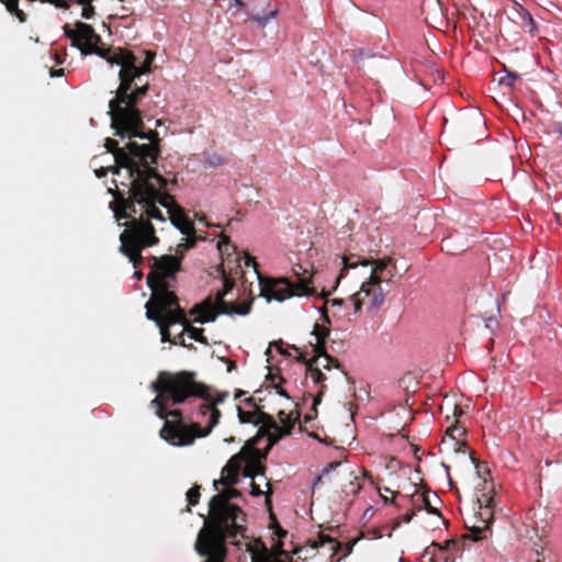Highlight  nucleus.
I'll return each mask as SVG.
<instances>
[{"label": "nucleus", "mask_w": 562, "mask_h": 562, "mask_svg": "<svg viewBox=\"0 0 562 562\" xmlns=\"http://www.w3.org/2000/svg\"><path fill=\"white\" fill-rule=\"evenodd\" d=\"M385 293L375 279L363 282L359 291L350 296L353 308L352 315H359L363 307L368 313L378 311L383 305Z\"/></svg>", "instance_id": "obj_11"}, {"label": "nucleus", "mask_w": 562, "mask_h": 562, "mask_svg": "<svg viewBox=\"0 0 562 562\" xmlns=\"http://www.w3.org/2000/svg\"><path fill=\"white\" fill-rule=\"evenodd\" d=\"M520 78L517 72L507 71L504 77L499 78V85L513 88L515 82Z\"/></svg>", "instance_id": "obj_31"}, {"label": "nucleus", "mask_w": 562, "mask_h": 562, "mask_svg": "<svg viewBox=\"0 0 562 562\" xmlns=\"http://www.w3.org/2000/svg\"><path fill=\"white\" fill-rule=\"evenodd\" d=\"M278 418L282 426H279L277 424V427L272 428V430H270V434L267 435L268 450H270L276 443H278L281 438L290 435L294 427V420H292L290 415L286 414L284 411H280L278 413Z\"/></svg>", "instance_id": "obj_19"}, {"label": "nucleus", "mask_w": 562, "mask_h": 562, "mask_svg": "<svg viewBox=\"0 0 562 562\" xmlns=\"http://www.w3.org/2000/svg\"><path fill=\"white\" fill-rule=\"evenodd\" d=\"M274 533L279 539L271 549H268L261 541L258 542V548L250 549L252 562H294L291 553L283 548L282 538L288 535V531L282 529L277 521L274 525Z\"/></svg>", "instance_id": "obj_12"}, {"label": "nucleus", "mask_w": 562, "mask_h": 562, "mask_svg": "<svg viewBox=\"0 0 562 562\" xmlns=\"http://www.w3.org/2000/svg\"><path fill=\"white\" fill-rule=\"evenodd\" d=\"M123 167H117L116 164L112 167H101L99 169L95 170V176L98 178H103L108 175L109 171L113 172L114 175H120V169H122Z\"/></svg>", "instance_id": "obj_37"}, {"label": "nucleus", "mask_w": 562, "mask_h": 562, "mask_svg": "<svg viewBox=\"0 0 562 562\" xmlns=\"http://www.w3.org/2000/svg\"><path fill=\"white\" fill-rule=\"evenodd\" d=\"M196 236H187L183 243H180L177 247L176 255H162L160 257L151 256L150 272L147 274L146 281L149 286V277L154 276L155 286L157 284H164L167 289H172L170 281L176 280L177 273L181 270V262L184 252L195 246Z\"/></svg>", "instance_id": "obj_8"}, {"label": "nucleus", "mask_w": 562, "mask_h": 562, "mask_svg": "<svg viewBox=\"0 0 562 562\" xmlns=\"http://www.w3.org/2000/svg\"><path fill=\"white\" fill-rule=\"evenodd\" d=\"M244 265L254 268L260 281V295L268 301L283 302L293 296H310L315 293V289L311 286V282L306 278H302L300 282H292L286 278H261L256 259L249 255H245Z\"/></svg>", "instance_id": "obj_7"}, {"label": "nucleus", "mask_w": 562, "mask_h": 562, "mask_svg": "<svg viewBox=\"0 0 562 562\" xmlns=\"http://www.w3.org/2000/svg\"><path fill=\"white\" fill-rule=\"evenodd\" d=\"M259 402H261V400H257L256 397L254 396H249L247 398L244 400V404L250 408V411H257V409H261L260 408V405H259Z\"/></svg>", "instance_id": "obj_38"}, {"label": "nucleus", "mask_w": 562, "mask_h": 562, "mask_svg": "<svg viewBox=\"0 0 562 562\" xmlns=\"http://www.w3.org/2000/svg\"><path fill=\"white\" fill-rule=\"evenodd\" d=\"M292 270H293V273L297 277V281L296 282H300V280L302 278H306L312 283V276L310 274L307 269H304L301 265H296V266L293 267Z\"/></svg>", "instance_id": "obj_36"}, {"label": "nucleus", "mask_w": 562, "mask_h": 562, "mask_svg": "<svg viewBox=\"0 0 562 562\" xmlns=\"http://www.w3.org/2000/svg\"><path fill=\"white\" fill-rule=\"evenodd\" d=\"M268 452V446L262 451L257 448V445L246 442L240 452H238V454H243L244 476L254 479L256 475L262 474L265 471L262 460L267 458Z\"/></svg>", "instance_id": "obj_15"}, {"label": "nucleus", "mask_w": 562, "mask_h": 562, "mask_svg": "<svg viewBox=\"0 0 562 562\" xmlns=\"http://www.w3.org/2000/svg\"><path fill=\"white\" fill-rule=\"evenodd\" d=\"M240 8H244L246 13L261 26L278 14V9L272 8V0H245Z\"/></svg>", "instance_id": "obj_17"}, {"label": "nucleus", "mask_w": 562, "mask_h": 562, "mask_svg": "<svg viewBox=\"0 0 562 562\" xmlns=\"http://www.w3.org/2000/svg\"><path fill=\"white\" fill-rule=\"evenodd\" d=\"M70 1L82 5L81 16L83 19L90 20L94 16L95 11H94V7L92 5L93 0H70Z\"/></svg>", "instance_id": "obj_27"}, {"label": "nucleus", "mask_w": 562, "mask_h": 562, "mask_svg": "<svg viewBox=\"0 0 562 562\" xmlns=\"http://www.w3.org/2000/svg\"><path fill=\"white\" fill-rule=\"evenodd\" d=\"M292 349H294L295 351H299V348L295 346H292Z\"/></svg>", "instance_id": "obj_55"}, {"label": "nucleus", "mask_w": 562, "mask_h": 562, "mask_svg": "<svg viewBox=\"0 0 562 562\" xmlns=\"http://www.w3.org/2000/svg\"><path fill=\"white\" fill-rule=\"evenodd\" d=\"M168 180L160 175V181H148L139 189V195H125L116 187L109 189L114 200L110 203L117 221L124 218L125 229L120 235V251L137 268L144 258L142 250L159 244L153 221L166 223L167 217L157 204L167 209L168 218L183 235L195 234L193 223L175 196L166 191Z\"/></svg>", "instance_id": "obj_2"}, {"label": "nucleus", "mask_w": 562, "mask_h": 562, "mask_svg": "<svg viewBox=\"0 0 562 562\" xmlns=\"http://www.w3.org/2000/svg\"><path fill=\"white\" fill-rule=\"evenodd\" d=\"M383 499H384V503H392V504L394 503L393 498L390 499V497H386V496H384Z\"/></svg>", "instance_id": "obj_51"}, {"label": "nucleus", "mask_w": 562, "mask_h": 562, "mask_svg": "<svg viewBox=\"0 0 562 562\" xmlns=\"http://www.w3.org/2000/svg\"><path fill=\"white\" fill-rule=\"evenodd\" d=\"M142 265H143V262L137 268L133 265V267L136 269V271L134 272V277L137 280H140L143 278V272L139 270Z\"/></svg>", "instance_id": "obj_46"}, {"label": "nucleus", "mask_w": 562, "mask_h": 562, "mask_svg": "<svg viewBox=\"0 0 562 562\" xmlns=\"http://www.w3.org/2000/svg\"><path fill=\"white\" fill-rule=\"evenodd\" d=\"M472 462L475 464V468L477 469V472L480 473V462L471 454L470 456Z\"/></svg>", "instance_id": "obj_49"}, {"label": "nucleus", "mask_w": 562, "mask_h": 562, "mask_svg": "<svg viewBox=\"0 0 562 562\" xmlns=\"http://www.w3.org/2000/svg\"><path fill=\"white\" fill-rule=\"evenodd\" d=\"M330 293H331V291L324 292L323 296L325 299V305L323 307H321V310H319L324 322L328 323V324L330 323V319L328 316V307H330L333 310L334 316H341L342 314L344 315L346 314L347 310L350 306H352L350 303V297L348 300H342V299L329 300L328 295H330Z\"/></svg>", "instance_id": "obj_20"}, {"label": "nucleus", "mask_w": 562, "mask_h": 562, "mask_svg": "<svg viewBox=\"0 0 562 562\" xmlns=\"http://www.w3.org/2000/svg\"><path fill=\"white\" fill-rule=\"evenodd\" d=\"M314 357H317V360L321 357L324 358L325 363H322V367L325 370H330L331 368H337V369L340 368V362L338 361V359H336V358L331 357L330 355H328L326 350H325V355L317 356V353H315Z\"/></svg>", "instance_id": "obj_29"}, {"label": "nucleus", "mask_w": 562, "mask_h": 562, "mask_svg": "<svg viewBox=\"0 0 562 562\" xmlns=\"http://www.w3.org/2000/svg\"><path fill=\"white\" fill-rule=\"evenodd\" d=\"M537 562H543V561L538 560Z\"/></svg>", "instance_id": "obj_56"}, {"label": "nucleus", "mask_w": 562, "mask_h": 562, "mask_svg": "<svg viewBox=\"0 0 562 562\" xmlns=\"http://www.w3.org/2000/svg\"><path fill=\"white\" fill-rule=\"evenodd\" d=\"M217 249L222 256V263L220 266L221 274L232 277H239L244 274L240 254L237 247L231 243L226 235H222L217 241Z\"/></svg>", "instance_id": "obj_14"}, {"label": "nucleus", "mask_w": 562, "mask_h": 562, "mask_svg": "<svg viewBox=\"0 0 562 562\" xmlns=\"http://www.w3.org/2000/svg\"><path fill=\"white\" fill-rule=\"evenodd\" d=\"M149 289L151 296L145 304L146 317L159 327L162 342L170 340V327L180 324L190 338L202 345H210L204 336V329L190 324L184 310L179 305V299L173 289H167L161 283L155 286L154 276L149 277Z\"/></svg>", "instance_id": "obj_5"}, {"label": "nucleus", "mask_w": 562, "mask_h": 562, "mask_svg": "<svg viewBox=\"0 0 562 562\" xmlns=\"http://www.w3.org/2000/svg\"><path fill=\"white\" fill-rule=\"evenodd\" d=\"M223 278V289L221 290L225 295H227L233 288L235 286V278L227 274H222Z\"/></svg>", "instance_id": "obj_33"}, {"label": "nucleus", "mask_w": 562, "mask_h": 562, "mask_svg": "<svg viewBox=\"0 0 562 562\" xmlns=\"http://www.w3.org/2000/svg\"><path fill=\"white\" fill-rule=\"evenodd\" d=\"M222 417V413L214 403L203 401L196 412L198 423L190 425L166 422L160 429V437L173 446H189L195 438H203L211 434Z\"/></svg>", "instance_id": "obj_6"}, {"label": "nucleus", "mask_w": 562, "mask_h": 562, "mask_svg": "<svg viewBox=\"0 0 562 562\" xmlns=\"http://www.w3.org/2000/svg\"><path fill=\"white\" fill-rule=\"evenodd\" d=\"M462 415H463V409L460 406L454 405L453 406V413H452L453 423L459 424V418Z\"/></svg>", "instance_id": "obj_42"}, {"label": "nucleus", "mask_w": 562, "mask_h": 562, "mask_svg": "<svg viewBox=\"0 0 562 562\" xmlns=\"http://www.w3.org/2000/svg\"><path fill=\"white\" fill-rule=\"evenodd\" d=\"M384 491L385 493H393V491H391L389 487H385Z\"/></svg>", "instance_id": "obj_54"}, {"label": "nucleus", "mask_w": 562, "mask_h": 562, "mask_svg": "<svg viewBox=\"0 0 562 562\" xmlns=\"http://www.w3.org/2000/svg\"><path fill=\"white\" fill-rule=\"evenodd\" d=\"M341 265H342V268L340 269L339 274L336 277L333 291L336 290L340 280L342 278H345L348 270L355 269L359 265H361L363 267L373 265V267L370 271V276L367 281H372L373 279H375V281H378V284H380V285L382 282H390L393 279L394 271L396 269V266L393 262V259L390 257L372 260V259H366L359 255H352V254L341 257Z\"/></svg>", "instance_id": "obj_10"}, {"label": "nucleus", "mask_w": 562, "mask_h": 562, "mask_svg": "<svg viewBox=\"0 0 562 562\" xmlns=\"http://www.w3.org/2000/svg\"><path fill=\"white\" fill-rule=\"evenodd\" d=\"M280 383L279 384H276L273 387L276 389L277 393L285 398H290V395L288 394V392L281 386V383H284L285 380L280 376Z\"/></svg>", "instance_id": "obj_41"}, {"label": "nucleus", "mask_w": 562, "mask_h": 562, "mask_svg": "<svg viewBox=\"0 0 562 562\" xmlns=\"http://www.w3.org/2000/svg\"><path fill=\"white\" fill-rule=\"evenodd\" d=\"M157 396L151 401L159 418L170 423L182 422L180 409L168 411V404L179 405L191 398H206L207 385L195 380V373L180 371L178 373L160 372L153 383Z\"/></svg>", "instance_id": "obj_4"}, {"label": "nucleus", "mask_w": 562, "mask_h": 562, "mask_svg": "<svg viewBox=\"0 0 562 562\" xmlns=\"http://www.w3.org/2000/svg\"><path fill=\"white\" fill-rule=\"evenodd\" d=\"M468 529L469 535H467L465 538L472 539L473 541L486 539L491 535V525H487L486 520H475Z\"/></svg>", "instance_id": "obj_24"}, {"label": "nucleus", "mask_w": 562, "mask_h": 562, "mask_svg": "<svg viewBox=\"0 0 562 562\" xmlns=\"http://www.w3.org/2000/svg\"><path fill=\"white\" fill-rule=\"evenodd\" d=\"M321 542H322V544H325L327 542L330 543L331 548L335 550H338L340 547V543L338 541H335L333 538H330L329 536H325V535L321 536Z\"/></svg>", "instance_id": "obj_39"}, {"label": "nucleus", "mask_w": 562, "mask_h": 562, "mask_svg": "<svg viewBox=\"0 0 562 562\" xmlns=\"http://www.w3.org/2000/svg\"><path fill=\"white\" fill-rule=\"evenodd\" d=\"M415 513L412 510L409 513H406L404 516H403V521L408 524L413 517H414Z\"/></svg>", "instance_id": "obj_45"}, {"label": "nucleus", "mask_w": 562, "mask_h": 562, "mask_svg": "<svg viewBox=\"0 0 562 562\" xmlns=\"http://www.w3.org/2000/svg\"><path fill=\"white\" fill-rule=\"evenodd\" d=\"M184 334H187V331L182 330L180 334L175 335L173 337L170 335V340H167V341L172 345L183 346L186 348H194V346L192 344L191 345L186 344Z\"/></svg>", "instance_id": "obj_35"}, {"label": "nucleus", "mask_w": 562, "mask_h": 562, "mask_svg": "<svg viewBox=\"0 0 562 562\" xmlns=\"http://www.w3.org/2000/svg\"><path fill=\"white\" fill-rule=\"evenodd\" d=\"M226 397H227V393H218L215 397H213L212 394L210 393V386H207L206 398H202V400L206 401L207 403H214V407H217V405L223 403Z\"/></svg>", "instance_id": "obj_34"}, {"label": "nucleus", "mask_w": 562, "mask_h": 562, "mask_svg": "<svg viewBox=\"0 0 562 562\" xmlns=\"http://www.w3.org/2000/svg\"><path fill=\"white\" fill-rule=\"evenodd\" d=\"M3 4L5 5V9L8 10V12H10L11 14H14L16 16L19 22H21V23L26 22L27 15L23 10L19 9V0H5V1H3Z\"/></svg>", "instance_id": "obj_26"}, {"label": "nucleus", "mask_w": 562, "mask_h": 562, "mask_svg": "<svg viewBox=\"0 0 562 562\" xmlns=\"http://www.w3.org/2000/svg\"><path fill=\"white\" fill-rule=\"evenodd\" d=\"M263 492L261 491L260 486L256 484L255 482H251V495L252 496H260Z\"/></svg>", "instance_id": "obj_43"}, {"label": "nucleus", "mask_w": 562, "mask_h": 562, "mask_svg": "<svg viewBox=\"0 0 562 562\" xmlns=\"http://www.w3.org/2000/svg\"><path fill=\"white\" fill-rule=\"evenodd\" d=\"M237 416L241 424H254L259 426L256 436L247 441L252 445H258L262 438L270 434L272 428L277 427L274 418L262 409L244 411L240 406H237Z\"/></svg>", "instance_id": "obj_13"}, {"label": "nucleus", "mask_w": 562, "mask_h": 562, "mask_svg": "<svg viewBox=\"0 0 562 562\" xmlns=\"http://www.w3.org/2000/svg\"><path fill=\"white\" fill-rule=\"evenodd\" d=\"M246 394L245 391L243 390H237L236 393H235V400H239L240 397H243L244 395Z\"/></svg>", "instance_id": "obj_48"}, {"label": "nucleus", "mask_w": 562, "mask_h": 562, "mask_svg": "<svg viewBox=\"0 0 562 562\" xmlns=\"http://www.w3.org/2000/svg\"><path fill=\"white\" fill-rule=\"evenodd\" d=\"M312 335H314L316 339L315 344L311 342L313 352L317 353V356L325 355L326 339L329 336V329L326 326L316 323L313 327Z\"/></svg>", "instance_id": "obj_22"}, {"label": "nucleus", "mask_w": 562, "mask_h": 562, "mask_svg": "<svg viewBox=\"0 0 562 562\" xmlns=\"http://www.w3.org/2000/svg\"><path fill=\"white\" fill-rule=\"evenodd\" d=\"M368 56L369 55L366 54V52L363 49H355L351 53V57L355 63H359L360 60H362L364 57H368Z\"/></svg>", "instance_id": "obj_40"}, {"label": "nucleus", "mask_w": 562, "mask_h": 562, "mask_svg": "<svg viewBox=\"0 0 562 562\" xmlns=\"http://www.w3.org/2000/svg\"><path fill=\"white\" fill-rule=\"evenodd\" d=\"M334 483H338L346 495L350 493L356 495L361 490V485L357 482L358 476L353 475L352 471H349L348 473L337 472L334 475Z\"/></svg>", "instance_id": "obj_21"}, {"label": "nucleus", "mask_w": 562, "mask_h": 562, "mask_svg": "<svg viewBox=\"0 0 562 562\" xmlns=\"http://www.w3.org/2000/svg\"><path fill=\"white\" fill-rule=\"evenodd\" d=\"M233 369H236V363L234 361H231L228 364V371L231 372Z\"/></svg>", "instance_id": "obj_50"}, {"label": "nucleus", "mask_w": 562, "mask_h": 562, "mask_svg": "<svg viewBox=\"0 0 562 562\" xmlns=\"http://www.w3.org/2000/svg\"><path fill=\"white\" fill-rule=\"evenodd\" d=\"M493 498L486 494H482L481 497H477V503L480 507L479 514L474 517L475 520H486L487 525H492L493 522V507H492Z\"/></svg>", "instance_id": "obj_23"}, {"label": "nucleus", "mask_w": 562, "mask_h": 562, "mask_svg": "<svg viewBox=\"0 0 562 562\" xmlns=\"http://www.w3.org/2000/svg\"><path fill=\"white\" fill-rule=\"evenodd\" d=\"M341 465V462H330L326 468H324L322 474H319L313 482V487L321 485L327 480L330 483H334V475H331L337 468Z\"/></svg>", "instance_id": "obj_25"}, {"label": "nucleus", "mask_w": 562, "mask_h": 562, "mask_svg": "<svg viewBox=\"0 0 562 562\" xmlns=\"http://www.w3.org/2000/svg\"><path fill=\"white\" fill-rule=\"evenodd\" d=\"M200 486L194 485L187 492V501L189 506H194L199 503L200 499Z\"/></svg>", "instance_id": "obj_32"}, {"label": "nucleus", "mask_w": 562, "mask_h": 562, "mask_svg": "<svg viewBox=\"0 0 562 562\" xmlns=\"http://www.w3.org/2000/svg\"><path fill=\"white\" fill-rule=\"evenodd\" d=\"M280 352H281L282 355H284V356H290V353H289V352H286V351H285V350H283V349H280Z\"/></svg>", "instance_id": "obj_52"}, {"label": "nucleus", "mask_w": 562, "mask_h": 562, "mask_svg": "<svg viewBox=\"0 0 562 562\" xmlns=\"http://www.w3.org/2000/svg\"><path fill=\"white\" fill-rule=\"evenodd\" d=\"M225 294L220 290L215 296L211 295L202 302L192 306L189 311L191 316H194L193 322L205 324L215 322L218 315H241L245 316L250 313L252 300L245 301L240 304L228 303L225 301Z\"/></svg>", "instance_id": "obj_9"}, {"label": "nucleus", "mask_w": 562, "mask_h": 562, "mask_svg": "<svg viewBox=\"0 0 562 562\" xmlns=\"http://www.w3.org/2000/svg\"><path fill=\"white\" fill-rule=\"evenodd\" d=\"M423 501L425 503V506L429 513H436V510L431 507V502L429 501V497L427 495H423Z\"/></svg>", "instance_id": "obj_44"}, {"label": "nucleus", "mask_w": 562, "mask_h": 562, "mask_svg": "<svg viewBox=\"0 0 562 562\" xmlns=\"http://www.w3.org/2000/svg\"><path fill=\"white\" fill-rule=\"evenodd\" d=\"M520 18H521V27L524 29V31L528 32L530 34H533V32L536 30V23L531 16V14L527 11H524L520 13Z\"/></svg>", "instance_id": "obj_28"}, {"label": "nucleus", "mask_w": 562, "mask_h": 562, "mask_svg": "<svg viewBox=\"0 0 562 562\" xmlns=\"http://www.w3.org/2000/svg\"><path fill=\"white\" fill-rule=\"evenodd\" d=\"M243 467V454L233 456L227 464L222 469L221 479L214 481V487L217 490L218 484L224 486H233L238 482V476Z\"/></svg>", "instance_id": "obj_18"}, {"label": "nucleus", "mask_w": 562, "mask_h": 562, "mask_svg": "<svg viewBox=\"0 0 562 562\" xmlns=\"http://www.w3.org/2000/svg\"><path fill=\"white\" fill-rule=\"evenodd\" d=\"M65 35L71 40L72 45L83 55L97 54L110 65L120 66V85L115 90V97L109 102V115L114 135L121 138L138 137L147 139L148 144L128 142L126 148H121L117 140L105 139V148L114 156L117 167L126 169L128 183L127 195H139V189L148 181H160V175L153 167L160 155L159 137L156 131L144 132V122L139 102L149 91V82L145 77L153 71V63L156 53L140 49L138 53L127 48L99 46L101 37L93 27L83 22H77L75 29L64 26Z\"/></svg>", "instance_id": "obj_1"}, {"label": "nucleus", "mask_w": 562, "mask_h": 562, "mask_svg": "<svg viewBox=\"0 0 562 562\" xmlns=\"http://www.w3.org/2000/svg\"><path fill=\"white\" fill-rule=\"evenodd\" d=\"M465 434V428L459 424L452 423L446 430V435L457 439Z\"/></svg>", "instance_id": "obj_30"}, {"label": "nucleus", "mask_w": 562, "mask_h": 562, "mask_svg": "<svg viewBox=\"0 0 562 562\" xmlns=\"http://www.w3.org/2000/svg\"><path fill=\"white\" fill-rule=\"evenodd\" d=\"M297 362L305 364V370L307 373H310L311 379L313 382L317 385H319V390L313 398V415L307 414L305 415V422L312 420L317 415V408L316 406L321 403L322 397L326 390V384L324 383L326 381V375L322 372L319 366L317 364V357H313L312 359H306L305 355L300 352L299 356L295 358Z\"/></svg>", "instance_id": "obj_16"}, {"label": "nucleus", "mask_w": 562, "mask_h": 562, "mask_svg": "<svg viewBox=\"0 0 562 562\" xmlns=\"http://www.w3.org/2000/svg\"><path fill=\"white\" fill-rule=\"evenodd\" d=\"M64 75V69L50 70L52 77H58Z\"/></svg>", "instance_id": "obj_47"}, {"label": "nucleus", "mask_w": 562, "mask_h": 562, "mask_svg": "<svg viewBox=\"0 0 562 562\" xmlns=\"http://www.w3.org/2000/svg\"><path fill=\"white\" fill-rule=\"evenodd\" d=\"M241 493L233 486H227L210 501L209 520L200 530L195 550L204 557L203 562H225L227 558L226 541L246 531V515L239 506L229 501Z\"/></svg>", "instance_id": "obj_3"}, {"label": "nucleus", "mask_w": 562, "mask_h": 562, "mask_svg": "<svg viewBox=\"0 0 562 562\" xmlns=\"http://www.w3.org/2000/svg\"><path fill=\"white\" fill-rule=\"evenodd\" d=\"M268 379H270L271 381H273V380H274L273 374H271V373H270V374L268 375Z\"/></svg>", "instance_id": "obj_53"}]
</instances>
